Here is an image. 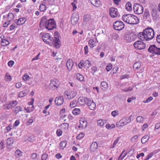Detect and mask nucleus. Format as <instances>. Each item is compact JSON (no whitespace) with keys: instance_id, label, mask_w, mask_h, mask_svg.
<instances>
[{"instance_id":"nucleus-1","label":"nucleus","mask_w":160,"mask_h":160,"mask_svg":"<svg viewBox=\"0 0 160 160\" xmlns=\"http://www.w3.org/2000/svg\"><path fill=\"white\" fill-rule=\"evenodd\" d=\"M42 38L45 42L51 46L53 45L56 48H59L60 47V41L58 38L51 37L49 33H46L42 36Z\"/></svg>"},{"instance_id":"nucleus-2","label":"nucleus","mask_w":160,"mask_h":160,"mask_svg":"<svg viewBox=\"0 0 160 160\" xmlns=\"http://www.w3.org/2000/svg\"><path fill=\"white\" fill-rule=\"evenodd\" d=\"M138 36L141 40L146 41L151 40L154 36V30L151 28H147L142 32H139Z\"/></svg>"},{"instance_id":"nucleus-3","label":"nucleus","mask_w":160,"mask_h":160,"mask_svg":"<svg viewBox=\"0 0 160 160\" xmlns=\"http://www.w3.org/2000/svg\"><path fill=\"white\" fill-rule=\"evenodd\" d=\"M122 18L124 22L130 24H136L139 22L138 18L133 15H125L122 16Z\"/></svg>"},{"instance_id":"nucleus-4","label":"nucleus","mask_w":160,"mask_h":160,"mask_svg":"<svg viewBox=\"0 0 160 160\" xmlns=\"http://www.w3.org/2000/svg\"><path fill=\"white\" fill-rule=\"evenodd\" d=\"M56 24L53 19H50L47 20L46 18V23L45 24V27L48 30H52L56 27Z\"/></svg>"},{"instance_id":"nucleus-5","label":"nucleus","mask_w":160,"mask_h":160,"mask_svg":"<svg viewBox=\"0 0 160 160\" xmlns=\"http://www.w3.org/2000/svg\"><path fill=\"white\" fill-rule=\"evenodd\" d=\"M113 27L114 29L118 31H120L124 27L123 23L121 21H117L113 24Z\"/></svg>"},{"instance_id":"nucleus-6","label":"nucleus","mask_w":160,"mask_h":160,"mask_svg":"<svg viewBox=\"0 0 160 160\" xmlns=\"http://www.w3.org/2000/svg\"><path fill=\"white\" fill-rule=\"evenodd\" d=\"M133 8L135 13L138 14H142L143 11V7L139 3L135 4L133 6Z\"/></svg>"},{"instance_id":"nucleus-7","label":"nucleus","mask_w":160,"mask_h":160,"mask_svg":"<svg viewBox=\"0 0 160 160\" xmlns=\"http://www.w3.org/2000/svg\"><path fill=\"white\" fill-rule=\"evenodd\" d=\"M148 51L150 53L158 55H160V48H157L154 45H151Z\"/></svg>"},{"instance_id":"nucleus-8","label":"nucleus","mask_w":160,"mask_h":160,"mask_svg":"<svg viewBox=\"0 0 160 160\" xmlns=\"http://www.w3.org/2000/svg\"><path fill=\"white\" fill-rule=\"evenodd\" d=\"M135 49L142 50L145 48L146 45L141 40H138L135 42L133 44Z\"/></svg>"},{"instance_id":"nucleus-9","label":"nucleus","mask_w":160,"mask_h":160,"mask_svg":"<svg viewBox=\"0 0 160 160\" xmlns=\"http://www.w3.org/2000/svg\"><path fill=\"white\" fill-rule=\"evenodd\" d=\"M118 9L114 8H109V14L111 17L114 18L118 16Z\"/></svg>"},{"instance_id":"nucleus-10","label":"nucleus","mask_w":160,"mask_h":160,"mask_svg":"<svg viewBox=\"0 0 160 160\" xmlns=\"http://www.w3.org/2000/svg\"><path fill=\"white\" fill-rule=\"evenodd\" d=\"M64 102V99L62 96H59L55 98V102L56 105L58 106H61L63 104Z\"/></svg>"},{"instance_id":"nucleus-11","label":"nucleus","mask_w":160,"mask_h":160,"mask_svg":"<svg viewBox=\"0 0 160 160\" xmlns=\"http://www.w3.org/2000/svg\"><path fill=\"white\" fill-rule=\"evenodd\" d=\"M86 104L88 107L91 110H93L96 107V104L92 100L88 99Z\"/></svg>"},{"instance_id":"nucleus-12","label":"nucleus","mask_w":160,"mask_h":160,"mask_svg":"<svg viewBox=\"0 0 160 160\" xmlns=\"http://www.w3.org/2000/svg\"><path fill=\"white\" fill-rule=\"evenodd\" d=\"M79 19L78 15L73 13L71 17V24L74 25L76 24Z\"/></svg>"},{"instance_id":"nucleus-13","label":"nucleus","mask_w":160,"mask_h":160,"mask_svg":"<svg viewBox=\"0 0 160 160\" xmlns=\"http://www.w3.org/2000/svg\"><path fill=\"white\" fill-rule=\"evenodd\" d=\"M18 103L16 101H11L6 105V107L8 109H11L16 105Z\"/></svg>"},{"instance_id":"nucleus-14","label":"nucleus","mask_w":160,"mask_h":160,"mask_svg":"<svg viewBox=\"0 0 160 160\" xmlns=\"http://www.w3.org/2000/svg\"><path fill=\"white\" fill-rule=\"evenodd\" d=\"M26 20V18H20L18 19H15L14 22L17 25H21L24 24Z\"/></svg>"},{"instance_id":"nucleus-15","label":"nucleus","mask_w":160,"mask_h":160,"mask_svg":"<svg viewBox=\"0 0 160 160\" xmlns=\"http://www.w3.org/2000/svg\"><path fill=\"white\" fill-rule=\"evenodd\" d=\"M80 125L78 126V128H85L87 125V121L84 118H81L80 120Z\"/></svg>"},{"instance_id":"nucleus-16","label":"nucleus","mask_w":160,"mask_h":160,"mask_svg":"<svg viewBox=\"0 0 160 160\" xmlns=\"http://www.w3.org/2000/svg\"><path fill=\"white\" fill-rule=\"evenodd\" d=\"M88 98L86 97H80L78 99V102L79 104L83 105L85 104H86Z\"/></svg>"},{"instance_id":"nucleus-17","label":"nucleus","mask_w":160,"mask_h":160,"mask_svg":"<svg viewBox=\"0 0 160 160\" xmlns=\"http://www.w3.org/2000/svg\"><path fill=\"white\" fill-rule=\"evenodd\" d=\"M14 142V139L12 138H9L7 140V147L8 149H11L13 148L12 147V145L13 143Z\"/></svg>"},{"instance_id":"nucleus-18","label":"nucleus","mask_w":160,"mask_h":160,"mask_svg":"<svg viewBox=\"0 0 160 160\" xmlns=\"http://www.w3.org/2000/svg\"><path fill=\"white\" fill-rule=\"evenodd\" d=\"M59 82L56 79L51 80L50 85L52 87H54L57 88L59 86Z\"/></svg>"},{"instance_id":"nucleus-19","label":"nucleus","mask_w":160,"mask_h":160,"mask_svg":"<svg viewBox=\"0 0 160 160\" xmlns=\"http://www.w3.org/2000/svg\"><path fill=\"white\" fill-rule=\"evenodd\" d=\"M98 147V145L96 142H94L91 145L90 151L92 152H94Z\"/></svg>"},{"instance_id":"nucleus-20","label":"nucleus","mask_w":160,"mask_h":160,"mask_svg":"<svg viewBox=\"0 0 160 160\" xmlns=\"http://www.w3.org/2000/svg\"><path fill=\"white\" fill-rule=\"evenodd\" d=\"M73 64V62L72 59H69L68 60L67 63V67L69 70L70 71L72 70Z\"/></svg>"},{"instance_id":"nucleus-21","label":"nucleus","mask_w":160,"mask_h":160,"mask_svg":"<svg viewBox=\"0 0 160 160\" xmlns=\"http://www.w3.org/2000/svg\"><path fill=\"white\" fill-rule=\"evenodd\" d=\"M90 2L96 7H99L101 4L99 0H89Z\"/></svg>"},{"instance_id":"nucleus-22","label":"nucleus","mask_w":160,"mask_h":160,"mask_svg":"<svg viewBox=\"0 0 160 160\" xmlns=\"http://www.w3.org/2000/svg\"><path fill=\"white\" fill-rule=\"evenodd\" d=\"M158 12L156 9H153L152 11V17L154 19L158 18Z\"/></svg>"},{"instance_id":"nucleus-23","label":"nucleus","mask_w":160,"mask_h":160,"mask_svg":"<svg viewBox=\"0 0 160 160\" xmlns=\"http://www.w3.org/2000/svg\"><path fill=\"white\" fill-rule=\"evenodd\" d=\"M46 18H47L46 17H43L42 18L39 24L40 28H43V27L45 26L46 23Z\"/></svg>"},{"instance_id":"nucleus-24","label":"nucleus","mask_w":160,"mask_h":160,"mask_svg":"<svg viewBox=\"0 0 160 160\" xmlns=\"http://www.w3.org/2000/svg\"><path fill=\"white\" fill-rule=\"evenodd\" d=\"M133 34H125L124 35V39L126 40L128 42H131V41L133 40V38H132V36Z\"/></svg>"},{"instance_id":"nucleus-25","label":"nucleus","mask_w":160,"mask_h":160,"mask_svg":"<svg viewBox=\"0 0 160 160\" xmlns=\"http://www.w3.org/2000/svg\"><path fill=\"white\" fill-rule=\"evenodd\" d=\"M101 87L103 90H106L108 88L107 83L105 81L102 82L101 83Z\"/></svg>"},{"instance_id":"nucleus-26","label":"nucleus","mask_w":160,"mask_h":160,"mask_svg":"<svg viewBox=\"0 0 160 160\" xmlns=\"http://www.w3.org/2000/svg\"><path fill=\"white\" fill-rule=\"evenodd\" d=\"M69 93V95H70V96L69 97L67 98L68 99L73 98L77 94V92H76L72 91H70Z\"/></svg>"},{"instance_id":"nucleus-27","label":"nucleus","mask_w":160,"mask_h":160,"mask_svg":"<svg viewBox=\"0 0 160 160\" xmlns=\"http://www.w3.org/2000/svg\"><path fill=\"white\" fill-rule=\"evenodd\" d=\"M149 139V137L148 135H145L141 139V141L142 144L146 143L147 142L148 140Z\"/></svg>"},{"instance_id":"nucleus-28","label":"nucleus","mask_w":160,"mask_h":160,"mask_svg":"<svg viewBox=\"0 0 160 160\" xmlns=\"http://www.w3.org/2000/svg\"><path fill=\"white\" fill-rule=\"evenodd\" d=\"M141 67V63L139 62H136L133 65V68L135 70H138Z\"/></svg>"},{"instance_id":"nucleus-29","label":"nucleus","mask_w":160,"mask_h":160,"mask_svg":"<svg viewBox=\"0 0 160 160\" xmlns=\"http://www.w3.org/2000/svg\"><path fill=\"white\" fill-rule=\"evenodd\" d=\"M1 39L2 40L1 43L2 46H5L9 44V42L8 40L2 38H1Z\"/></svg>"},{"instance_id":"nucleus-30","label":"nucleus","mask_w":160,"mask_h":160,"mask_svg":"<svg viewBox=\"0 0 160 160\" xmlns=\"http://www.w3.org/2000/svg\"><path fill=\"white\" fill-rule=\"evenodd\" d=\"M28 93V91L27 90L22 91L19 92V97H23L27 95Z\"/></svg>"},{"instance_id":"nucleus-31","label":"nucleus","mask_w":160,"mask_h":160,"mask_svg":"<svg viewBox=\"0 0 160 160\" xmlns=\"http://www.w3.org/2000/svg\"><path fill=\"white\" fill-rule=\"evenodd\" d=\"M132 6L131 2H128L126 5V9L128 11H131L132 9Z\"/></svg>"},{"instance_id":"nucleus-32","label":"nucleus","mask_w":160,"mask_h":160,"mask_svg":"<svg viewBox=\"0 0 160 160\" xmlns=\"http://www.w3.org/2000/svg\"><path fill=\"white\" fill-rule=\"evenodd\" d=\"M80 110L79 108H75L72 111V113L75 115H77L80 114Z\"/></svg>"},{"instance_id":"nucleus-33","label":"nucleus","mask_w":160,"mask_h":160,"mask_svg":"<svg viewBox=\"0 0 160 160\" xmlns=\"http://www.w3.org/2000/svg\"><path fill=\"white\" fill-rule=\"evenodd\" d=\"M8 22H10V21L14 19V16L13 14L12 13H9L8 16Z\"/></svg>"},{"instance_id":"nucleus-34","label":"nucleus","mask_w":160,"mask_h":160,"mask_svg":"<svg viewBox=\"0 0 160 160\" xmlns=\"http://www.w3.org/2000/svg\"><path fill=\"white\" fill-rule=\"evenodd\" d=\"M61 126L62 129L66 130L68 128L69 124L67 123H63L61 125Z\"/></svg>"},{"instance_id":"nucleus-35","label":"nucleus","mask_w":160,"mask_h":160,"mask_svg":"<svg viewBox=\"0 0 160 160\" xmlns=\"http://www.w3.org/2000/svg\"><path fill=\"white\" fill-rule=\"evenodd\" d=\"M22 110L21 107L20 106H18L16 107L14 110V112L16 114H17L19 112Z\"/></svg>"},{"instance_id":"nucleus-36","label":"nucleus","mask_w":160,"mask_h":160,"mask_svg":"<svg viewBox=\"0 0 160 160\" xmlns=\"http://www.w3.org/2000/svg\"><path fill=\"white\" fill-rule=\"evenodd\" d=\"M83 66L86 68H89L91 66V63L88 60H86L85 62H83Z\"/></svg>"},{"instance_id":"nucleus-37","label":"nucleus","mask_w":160,"mask_h":160,"mask_svg":"<svg viewBox=\"0 0 160 160\" xmlns=\"http://www.w3.org/2000/svg\"><path fill=\"white\" fill-rule=\"evenodd\" d=\"M106 123V121L102 119H100L97 122L98 125L101 127L103 126Z\"/></svg>"},{"instance_id":"nucleus-38","label":"nucleus","mask_w":160,"mask_h":160,"mask_svg":"<svg viewBox=\"0 0 160 160\" xmlns=\"http://www.w3.org/2000/svg\"><path fill=\"white\" fill-rule=\"evenodd\" d=\"M77 76V79L80 81H82L84 79V78L83 76L81 74L79 73H77L76 74Z\"/></svg>"},{"instance_id":"nucleus-39","label":"nucleus","mask_w":160,"mask_h":160,"mask_svg":"<svg viewBox=\"0 0 160 160\" xmlns=\"http://www.w3.org/2000/svg\"><path fill=\"white\" fill-rule=\"evenodd\" d=\"M90 15L89 14H86L84 16L83 20L84 22H87L90 18Z\"/></svg>"},{"instance_id":"nucleus-40","label":"nucleus","mask_w":160,"mask_h":160,"mask_svg":"<svg viewBox=\"0 0 160 160\" xmlns=\"http://www.w3.org/2000/svg\"><path fill=\"white\" fill-rule=\"evenodd\" d=\"M136 120L137 122L142 123L144 121V118L141 116H138L137 117Z\"/></svg>"},{"instance_id":"nucleus-41","label":"nucleus","mask_w":160,"mask_h":160,"mask_svg":"<svg viewBox=\"0 0 160 160\" xmlns=\"http://www.w3.org/2000/svg\"><path fill=\"white\" fill-rule=\"evenodd\" d=\"M77 105V102L76 100H73L70 104V106L71 108H74Z\"/></svg>"},{"instance_id":"nucleus-42","label":"nucleus","mask_w":160,"mask_h":160,"mask_svg":"<svg viewBox=\"0 0 160 160\" xmlns=\"http://www.w3.org/2000/svg\"><path fill=\"white\" fill-rule=\"evenodd\" d=\"M88 44L89 46L92 48L94 46L95 42L93 39H90L89 40Z\"/></svg>"},{"instance_id":"nucleus-43","label":"nucleus","mask_w":160,"mask_h":160,"mask_svg":"<svg viewBox=\"0 0 160 160\" xmlns=\"http://www.w3.org/2000/svg\"><path fill=\"white\" fill-rule=\"evenodd\" d=\"M67 142L65 141H62L60 143V146L62 149H63L66 146Z\"/></svg>"},{"instance_id":"nucleus-44","label":"nucleus","mask_w":160,"mask_h":160,"mask_svg":"<svg viewBox=\"0 0 160 160\" xmlns=\"http://www.w3.org/2000/svg\"><path fill=\"white\" fill-rule=\"evenodd\" d=\"M40 10L42 12L44 11L46 9V7L43 4L40 5L39 7Z\"/></svg>"},{"instance_id":"nucleus-45","label":"nucleus","mask_w":160,"mask_h":160,"mask_svg":"<svg viewBox=\"0 0 160 160\" xmlns=\"http://www.w3.org/2000/svg\"><path fill=\"white\" fill-rule=\"evenodd\" d=\"M115 125L114 124H112L110 125V124H107L106 125V128L108 129H111L115 127Z\"/></svg>"},{"instance_id":"nucleus-46","label":"nucleus","mask_w":160,"mask_h":160,"mask_svg":"<svg viewBox=\"0 0 160 160\" xmlns=\"http://www.w3.org/2000/svg\"><path fill=\"white\" fill-rule=\"evenodd\" d=\"M22 153V152L19 150H17L15 152V155L16 157H19L21 156Z\"/></svg>"},{"instance_id":"nucleus-47","label":"nucleus","mask_w":160,"mask_h":160,"mask_svg":"<svg viewBox=\"0 0 160 160\" xmlns=\"http://www.w3.org/2000/svg\"><path fill=\"white\" fill-rule=\"evenodd\" d=\"M152 99L153 98L152 97H150L147 98L145 100L143 101V102L145 103H148L151 101Z\"/></svg>"},{"instance_id":"nucleus-48","label":"nucleus","mask_w":160,"mask_h":160,"mask_svg":"<svg viewBox=\"0 0 160 160\" xmlns=\"http://www.w3.org/2000/svg\"><path fill=\"white\" fill-rule=\"evenodd\" d=\"M112 68V65L111 63L108 64L106 67V70L107 71H109Z\"/></svg>"},{"instance_id":"nucleus-49","label":"nucleus","mask_w":160,"mask_h":160,"mask_svg":"<svg viewBox=\"0 0 160 160\" xmlns=\"http://www.w3.org/2000/svg\"><path fill=\"white\" fill-rule=\"evenodd\" d=\"M5 79L8 81H11V78L10 76L7 74L5 75Z\"/></svg>"},{"instance_id":"nucleus-50","label":"nucleus","mask_w":160,"mask_h":160,"mask_svg":"<svg viewBox=\"0 0 160 160\" xmlns=\"http://www.w3.org/2000/svg\"><path fill=\"white\" fill-rule=\"evenodd\" d=\"M48 155L46 153L43 154L42 156L41 160H46L47 158Z\"/></svg>"},{"instance_id":"nucleus-51","label":"nucleus","mask_w":160,"mask_h":160,"mask_svg":"<svg viewBox=\"0 0 160 160\" xmlns=\"http://www.w3.org/2000/svg\"><path fill=\"white\" fill-rule=\"evenodd\" d=\"M29 78V76L27 73L24 74L23 77V79L24 81H26Z\"/></svg>"},{"instance_id":"nucleus-52","label":"nucleus","mask_w":160,"mask_h":160,"mask_svg":"<svg viewBox=\"0 0 160 160\" xmlns=\"http://www.w3.org/2000/svg\"><path fill=\"white\" fill-rule=\"evenodd\" d=\"M62 131L60 129H58L57 131V134L58 136H61L62 134Z\"/></svg>"},{"instance_id":"nucleus-53","label":"nucleus","mask_w":160,"mask_h":160,"mask_svg":"<svg viewBox=\"0 0 160 160\" xmlns=\"http://www.w3.org/2000/svg\"><path fill=\"white\" fill-rule=\"evenodd\" d=\"M84 136V134L82 133H81L78 135L76 138L77 139H80L81 138H83Z\"/></svg>"},{"instance_id":"nucleus-54","label":"nucleus","mask_w":160,"mask_h":160,"mask_svg":"<svg viewBox=\"0 0 160 160\" xmlns=\"http://www.w3.org/2000/svg\"><path fill=\"white\" fill-rule=\"evenodd\" d=\"M125 120H125V118H123L120 120V122H121L122 123L123 126L127 124Z\"/></svg>"},{"instance_id":"nucleus-55","label":"nucleus","mask_w":160,"mask_h":160,"mask_svg":"<svg viewBox=\"0 0 160 160\" xmlns=\"http://www.w3.org/2000/svg\"><path fill=\"white\" fill-rule=\"evenodd\" d=\"M132 115H131L129 117H128L127 118H125V120L126 121V122L127 123H128L130 122L131 121V117Z\"/></svg>"},{"instance_id":"nucleus-56","label":"nucleus","mask_w":160,"mask_h":160,"mask_svg":"<svg viewBox=\"0 0 160 160\" xmlns=\"http://www.w3.org/2000/svg\"><path fill=\"white\" fill-rule=\"evenodd\" d=\"M119 137L114 142L113 144V146L112 147V148H114L115 146L116 145V144L118 143V140L119 139Z\"/></svg>"},{"instance_id":"nucleus-57","label":"nucleus","mask_w":160,"mask_h":160,"mask_svg":"<svg viewBox=\"0 0 160 160\" xmlns=\"http://www.w3.org/2000/svg\"><path fill=\"white\" fill-rule=\"evenodd\" d=\"M88 47L87 46H86L84 47V54H87L88 52Z\"/></svg>"},{"instance_id":"nucleus-58","label":"nucleus","mask_w":160,"mask_h":160,"mask_svg":"<svg viewBox=\"0 0 160 160\" xmlns=\"http://www.w3.org/2000/svg\"><path fill=\"white\" fill-rule=\"evenodd\" d=\"M118 113L116 111H112L111 113L112 115L114 117H115L116 115H118Z\"/></svg>"},{"instance_id":"nucleus-59","label":"nucleus","mask_w":160,"mask_h":160,"mask_svg":"<svg viewBox=\"0 0 160 160\" xmlns=\"http://www.w3.org/2000/svg\"><path fill=\"white\" fill-rule=\"evenodd\" d=\"M76 2H77L76 1L74 0V1L73 2H72V5L73 8V10L76 9L77 8V7L76 6V4H75V3H76Z\"/></svg>"},{"instance_id":"nucleus-60","label":"nucleus","mask_w":160,"mask_h":160,"mask_svg":"<svg viewBox=\"0 0 160 160\" xmlns=\"http://www.w3.org/2000/svg\"><path fill=\"white\" fill-rule=\"evenodd\" d=\"M14 62L12 60L9 61L8 62V65L9 67H12L13 65Z\"/></svg>"},{"instance_id":"nucleus-61","label":"nucleus","mask_w":160,"mask_h":160,"mask_svg":"<svg viewBox=\"0 0 160 160\" xmlns=\"http://www.w3.org/2000/svg\"><path fill=\"white\" fill-rule=\"evenodd\" d=\"M34 140V137L33 136H31L28 138V140L30 142H32Z\"/></svg>"},{"instance_id":"nucleus-62","label":"nucleus","mask_w":160,"mask_h":160,"mask_svg":"<svg viewBox=\"0 0 160 160\" xmlns=\"http://www.w3.org/2000/svg\"><path fill=\"white\" fill-rule=\"evenodd\" d=\"M31 157L33 159H35L37 157V154L36 153H32L31 155Z\"/></svg>"},{"instance_id":"nucleus-63","label":"nucleus","mask_w":160,"mask_h":160,"mask_svg":"<svg viewBox=\"0 0 160 160\" xmlns=\"http://www.w3.org/2000/svg\"><path fill=\"white\" fill-rule=\"evenodd\" d=\"M116 126L118 127H119L123 126L122 123L121 122H120V121L119 122H118L117 123Z\"/></svg>"},{"instance_id":"nucleus-64","label":"nucleus","mask_w":160,"mask_h":160,"mask_svg":"<svg viewBox=\"0 0 160 160\" xmlns=\"http://www.w3.org/2000/svg\"><path fill=\"white\" fill-rule=\"evenodd\" d=\"M159 128H160V122L156 123L155 125V128L156 129H158Z\"/></svg>"}]
</instances>
